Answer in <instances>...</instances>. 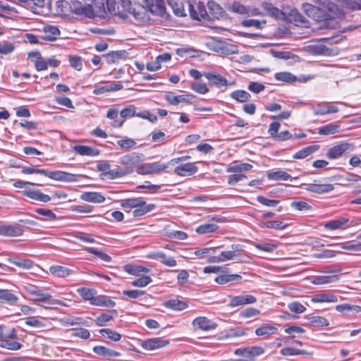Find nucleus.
Wrapping results in <instances>:
<instances>
[{"mask_svg": "<svg viewBox=\"0 0 361 361\" xmlns=\"http://www.w3.org/2000/svg\"><path fill=\"white\" fill-rule=\"evenodd\" d=\"M93 351L94 353L105 357L109 360L114 357H118L121 355L120 353L102 345L94 346L93 348Z\"/></svg>", "mask_w": 361, "mask_h": 361, "instance_id": "nucleus-28", "label": "nucleus"}, {"mask_svg": "<svg viewBox=\"0 0 361 361\" xmlns=\"http://www.w3.org/2000/svg\"><path fill=\"white\" fill-rule=\"evenodd\" d=\"M74 150L77 154L82 156L96 157L100 153L98 149L86 145H75Z\"/></svg>", "mask_w": 361, "mask_h": 361, "instance_id": "nucleus-27", "label": "nucleus"}, {"mask_svg": "<svg viewBox=\"0 0 361 361\" xmlns=\"http://www.w3.org/2000/svg\"><path fill=\"white\" fill-rule=\"evenodd\" d=\"M125 271L132 275H139L141 272H149V269L142 266L128 264L125 266Z\"/></svg>", "mask_w": 361, "mask_h": 361, "instance_id": "nucleus-55", "label": "nucleus"}, {"mask_svg": "<svg viewBox=\"0 0 361 361\" xmlns=\"http://www.w3.org/2000/svg\"><path fill=\"white\" fill-rule=\"evenodd\" d=\"M280 353L283 356L307 355V353L304 350H299L290 347L283 348L280 350Z\"/></svg>", "mask_w": 361, "mask_h": 361, "instance_id": "nucleus-56", "label": "nucleus"}, {"mask_svg": "<svg viewBox=\"0 0 361 361\" xmlns=\"http://www.w3.org/2000/svg\"><path fill=\"white\" fill-rule=\"evenodd\" d=\"M334 187L331 184H309L307 187V190L316 193H324L331 191Z\"/></svg>", "mask_w": 361, "mask_h": 361, "instance_id": "nucleus-35", "label": "nucleus"}, {"mask_svg": "<svg viewBox=\"0 0 361 361\" xmlns=\"http://www.w3.org/2000/svg\"><path fill=\"white\" fill-rule=\"evenodd\" d=\"M192 324L203 331L213 330L217 326V324L215 322L205 317H196L193 320Z\"/></svg>", "mask_w": 361, "mask_h": 361, "instance_id": "nucleus-14", "label": "nucleus"}, {"mask_svg": "<svg viewBox=\"0 0 361 361\" xmlns=\"http://www.w3.org/2000/svg\"><path fill=\"white\" fill-rule=\"evenodd\" d=\"M262 7L268 13L269 15L277 19H282L285 16L283 11L279 10L278 8L274 7L270 3H263Z\"/></svg>", "mask_w": 361, "mask_h": 361, "instance_id": "nucleus-40", "label": "nucleus"}, {"mask_svg": "<svg viewBox=\"0 0 361 361\" xmlns=\"http://www.w3.org/2000/svg\"><path fill=\"white\" fill-rule=\"evenodd\" d=\"M152 281V279L149 276H142L136 280H134L131 283L135 287H145Z\"/></svg>", "mask_w": 361, "mask_h": 361, "instance_id": "nucleus-61", "label": "nucleus"}, {"mask_svg": "<svg viewBox=\"0 0 361 361\" xmlns=\"http://www.w3.org/2000/svg\"><path fill=\"white\" fill-rule=\"evenodd\" d=\"M203 75L210 82V84L217 87L228 85L226 78L219 74H215L212 72H204Z\"/></svg>", "mask_w": 361, "mask_h": 361, "instance_id": "nucleus-18", "label": "nucleus"}, {"mask_svg": "<svg viewBox=\"0 0 361 361\" xmlns=\"http://www.w3.org/2000/svg\"><path fill=\"white\" fill-rule=\"evenodd\" d=\"M319 4V6L310 4L303 5V8L307 15L317 21H323L333 18V13L337 11V6L327 0H314Z\"/></svg>", "mask_w": 361, "mask_h": 361, "instance_id": "nucleus-1", "label": "nucleus"}, {"mask_svg": "<svg viewBox=\"0 0 361 361\" xmlns=\"http://www.w3.org/2000/svg\"><path fill=\"white\" fill-rule=\"evenodd\" d=\"M59 29L54 25H47L43 28V34L41 38L44 41L54 42L60 35Z\"/></svg>", "mask_w": 361, "mask_h": 361, "instance_id": "nucleus-16", "label": "nucleus"}, {"mask_svg": "<svg viewBox=\"0 0 361 361\" xmlns=\"http://www.w3.org/2000/svg\"><path fill=\"white\" fill-rule=\"evenodd\" d=\"M252 166L248 163H243L236 165L229 166L227 169V173H240L243 171H248L251 170Z\"/></svg>", "mask_w": 361, "mask_h": 361, "instance_id": "nucleus-48", "label": "nucleus"}, {"mask_svg": "<svg viewBox=\"0 0 361 361\" xmlns=\"http://www.w3.org/2000/svg\"><path fill=\"white\" fill-rule=\"evenodd\" d=\"M45 173H43V176L49 177L53 180L64 181V182H73L75 181L77 179L75 178V175L69 173L67 172H64L62 171H49L44 170Z\"/></svg>", "mask_w": 361, "mask_h": 361, "instance_id": "nucleus-7", "label": "nucleus"}, {"mask_svg": "<svg viewBox=\"0 0 361 361\" xmlns=\"http://www.w3.org/2000/svg\"><path fill=\"white\" fill-rule=\"evenodd\" d=\"M49 272L54 276L59 278H65L75 274L73 270L60 265L51 266L49 267Z\"/></svg>", "mask_w": 361, "mask_h": 361, "instance_id": "nucleus-23", "label": "nucleus"}, {"mask_svg": "<svg viewBox=\"0 0 361 361\" xmlns=\"http://www.w3.org/2000/svg\"><path fill=\"white\" fill-rule=\"evenodd\" d=\"M139 202H140V198H129L122 200L121 206L126 212H130V210L140 206Z\"/></svg>", "mask_w": 361, "mask_h": 361, "instance_id": "nucleus-49", "label": "nucleus"}, {"mask_svg": "<svg viewBox=\"0 0 361 361\" xmlns=\"http://www.w3.org/2000/svg\"><path fill=\"white\" fill-rule=\"evenodd\" d=\"M337 125L335 124H327L324 126L320 127L318 129V133L320 135H331L336 132Z\"/></svg>", "mask_w": 361, "mask_h": 361, "instance_id": "nucleus-60", "label": "nucleus"}, {"mask_svg": "<svg viewBox=\"0 0 361 361\" xmlns=\"http://www.w3.org/2000/svg\"><path fill=\"white\" fill-rule=\"evenodd\" d=\"M344 223H342L341 219H340V239H348L353 237L357 232V227L353 226V224L348 228V230L341 231V227Z\"/></svg>", "mask_w": 361, "mask_h": 361, "instance_id": "nucleus-46", "label": "nucleus"}, {"mask_svg": "<svg viewBox=\"0 0 361 361\" xmlns=\"http://www.w3.org/2000/svg\"><path fill=\"white\" fill-rule=\"evenodd\" d=\"M126 55V51L119 50L108 53L107 54L104 55V56L106 58V63L111 64L116 63L121 59H125Z\"/></svg>", "mask_w": 361, "mask_h": 361, "instance_id": "nucleus-39", "label": "nucleus"}, {"mask_svg": "<svg viewBox=\"0 0 361 361\" xmlns=\"http://www.w3.org/2000/svg\"><path fill=\"white\" fill-rule=\"evenodd\" d=\"M319 148V145H310L298 151L293 157L295 159H302L314 153Z\"/></svg>", "mask_w": 361, "mask_h": 361, "instance_id": "nucleus-36", "label": "nucleus"}, {"mask_svg": "<svg viewBox=\"0 0 361 361\" xmlns=\"http://www.w3.org/2000/svg\"><path fill=\"white\" fill-rule=\"evenodd\" d=\"M22 193L23 195L36 201L47 202L51 200V197L49 195L42 193L39 190L25 188Z\"/></svg>", "mask_w": 361, "mask_h": 361, "instance_id": "nucleus-20", "label": "nucleus"}, {"mask_svg": "<svg viewBox=\"0 0 361 361\" xmlns=\"http://www.w3.org/2000/svg\"><path fill=\"white\" fill-rule=\"evenodd\" d=\"M274 77L275 79L279 81H283L290 83L296 81V77L288 72L277 73L275 74Z\"/></svg>", "mask_w": 361, "mask_h": 361, "instance_id": "nucleus-54", "label": "nucleus"}, {"mask_svg": "<svg viewBox=\"0 0 361 361\" xmlns=\"http://www.w3.org/2000/svg\"><path fill=\"white\" fill-rule=\"evenodd\" d=\"M80 199L83 201L92 203H103L106 198L98 192H85L80 195Z\"/></svg>", "mask_w": 361, "mask_h": 361, "instance_id": "nucleus-24", "label": "nucleus"}, {"mask_svg": "<svg viewBox=\"0 0 361 361\" xmlns=\"http://www.w3.org/2000/svg\"><path fill=\"white\" fill-rule=\"evenodd\" d=\"M116 14L123 19L131 15L137 20H143L145 12V8L139 5L133 6L130 0H121L117 4Z\"/></svg>", "mask_w": 361, "mask_h": 361, "instance_id": "nucleus-2", "label": "nucleus"}, {"mask_svg": "<svg viewBox=\"0 0 361 361\" xmlns=\"http://www.w3.org/2000/svg\"><path fill=\"white\" fill-rule=\"evenodd\" d=\"M164 306L176 311L183 310L188 307L185 302L178 299H171L166 301L164 302Z\"/></svg>", "mask_w": 361, "mask_h": 361, "instance_id": "nucleus-42", "label": "nucleus"}, {"mask_svg": "<svg viewBox=\"0 0 361 361\" xmlns=\"http://www.w3.org/2000/svg\"><path fill=\"white\" fill-rule=\"evenodd\" d=\"M140 206L134 208L133 212V215L135 217L141 216L147 213L151 212L155 207V205L153 204H147L145 201L142 200L140 198V202H139Z\"/></svg>", "mask_w": 361, "mask_h": 361, "instance_id": "nucleus-29", "label": "nucleus"}, {"mask_svg": "<svg viewBox=\"0 0 361 361\" xmlns=\"http://www.w3.org/2000/svg\"><path fill=\"white\" fill-rule=\"evenodd\" d=\"M355 318L361 317V306L348 303L340 304V317Z\"/></svg>", "mask_w": 361, "mask_h": 361, "instance_id": "nucleus-6", "label": "nucleus"}, {"mask_svg": "<svg viewBox=\"0 0 361 361\" xmlns=\"http://www.w3.org/2000/svg\"><path fill=\"white\" fill-rule=\"evenodd\" d=\"M194 96L190 94H185L180 95H173V92H167L164 95V99L171 105H178L182 102H191V99H192Z\"/></svg>", "mask_w": 361, "mask_h": 361, "instance_id": "nucleus-11", "label": "nucleus"}, {"mask_svg": "<svg viewBox=\"0 0 361 361\" xmlns=\"http://www.w3.org/2000/svg\"><path fill=\"white\" fill-rule=\"evenodd\" d=\"M87 17L94 18L96 16L104 18L106 15L104 0H94L92 4H87Z\"/></svg>", "mask_w": 361, "mask_h": 361, "instance_id": "nucleus-5", "label": "nucleus"}, {"mask_svg": "<svg viewBox=\"0 0 361 361\" xmlns=\"http://www.w3.org/2000/svg\"><path fill=\"white\" fill-rule=\"evenodd\" d=\"M18 300V297L13 294L11 290L0 288V302L9 305H15Z\"/></svg>", "mask_w": 361, "mask_h": 361, "instance_id": "nucleus-25", "label": "nucleus"}, {"mask_svg": "<svg viewBox=\"0 0 361 361\" xmlns=\"http://www.w3.org/2000/svg\"><path fill=\"white\" fill-rule=\"evenodd\" d=\"M338 111L337 108L330 104H319L314 109L315 115H325L328 114L335 113Z\"/></svg>", "mask_w": 361, "mask_h": 361, "instance_id": "nucleus-45", "label": "nucleus"}, {"mask_svg": "<svg viewBox=\"0 0 361 361\" xmlns=\"http://www.w3.org/2000/svg\"><path fill=\"white\" fill-rule=\"evenodd\" d=\"M147 6L152 13L161 15L164 12V2L163 0H144Z\"/></svg>", "mask_w": 361, "mask_h": 361, "instance_id": "nucleus-26", "label": "nucleus"}, {"mask_svg": "<svg viewBox=\"0 0 361 361\" xmlns=\"http://www.w3.org/2000/svg\"><path fill=\"white\" fill-rule=\"evenodd\" d=\"M169 4L171 6L174 13L177 16L183 17V16H186L185 9L181 3L174 2L173 4L172 0H169Z\"/></svg>", "mask_w": 361, "mask_h": 361, "instance_id": "nucleus-62", "label": "nucleus"}, {"mask_svg": "<svg viewBox=\"0 0 361 361\" xmlns=\"http://www.w3.org/2000/svg\"><path fill=\"white\" fill-rule=\"evenodd\" d=\"M116 144L121 148L130 149L135 146L136 142L133 139L125 138L117 140Z\"/></svg>", "mask_w": 361, "mask_h": 361, "instance_id": "nucleus-63", "label": "nucleus"}, {"mask_svg": "<svg viewBox=\"0 0 361 361\" xmlns=\"http://www.w3.org/2000/svg\"><path fill=\"white\" fill-rule=\"evenodd\" d=\"M92 305L102 306L106 307H114L116 305V302L107 295H96L94 302H92Z\"/></svg>", "mask_w": 361, "mask_h": 361, "instance_id": "nucleus-31", "label": "nucleus"}, {"mask_svg": "<svg viewBox=\"0 0 361 361\" xmlns=\"http://www.w3.org/2000/svg\"><path fill=\"white\" fill-rule=\"evenodd\" d=\"M169 343V340H164L161 338H152L142 341L141 346L147 350H154L164 347Z\"/></svg>", "mask_w": 361, "mask_h": 361, "instance_id": "nucleus-8", "label": "nucleus"}, {"mask_svg": "<svg viewBox=\"0 0 361 361\" xmlns=\"http://www.w3.org/2000/svg\"><path fill=\"white\" fill-rule=\"evenodd\" d=\"M219 226L214 223H208L201 224L197 226L195 231L200 235L212 233L216 232L219 229Z\"/></svg>", "mask_w": 361, "mask_h": 361, "instance_id": "nucleus-41", "label": "nucleus"}, {"mask_svg": "<svg viewBox=\"0 0 361 361\" xmlns=\"http://www.w3.org/2000/svg\"><path fill=\"white\" fill-rule=\"evenodd\" d=\"M68 61H69L71 66L73 68H75L78 71H80L82 69V63L81 57L78 56L71 55V56H69Z\"/></svg>", "mask_w": 361, "mask_h": 361, "instance_id": "nucleus-64", "label": "nucleus"}, {"mask_svg": "<svg viewBox=\"0 0 361 361\" xmlns=\"http://www.w3.org/2000/svg\"><path fill=\"white\" fill-rule=\"evenodd\" d=\"M197 170L198 168L195 163L190 162L176 166L174 169V173L180 176H187L195 173Z\"/></svg>", "mask_w": 361, "mask_h": 361, "instance_id": "nucleus-17", "label": "nucleus"}, {"mask_svg": "<svg viewBox=\"0 0 361 361\" xmlns=\"http://www.w3.org/2000/svg\"><path fill=\"white\" fill-rule=\"evenodd\" d=\"M237 247V245H233L231 246L232 250H225L222 251L217 256H212L209 257L207 259V262L209 263H217V262H223L228 260L234 259L235 257L238 255L234 247Z\"/></svg>", "mask_w": 361, "mask_h": 361, "instance_id": "nucleus-10", "label": "nucleus"}, {"mask_svg": "<svg viewBox=\"0 0 361 361\" xmlns=\"http://www.w3.org/2000/svg\"><path fill=\"white\" fill-rule=\"evenodd\" d=\"M258 225L262 228H274L276 230H283L286 228L288 226L287 224L284 223L282 221H260L258 223Z\"/></svg>", "mask_w": 361, "mask_h": 361, "instance_id": "nucleus-33", "label": "nucleus"}, {"mask_svg": "<svg viewBox=\"0 0 361 361\" xmlns=\"http://www.w3.org/2000/svg\"><path fill=\"white\" fill-rule=\"evenodd\" d=\"M277 330V328L274 326L264 324L256 329L255 334L258 336H269L270 335L276 334Z\"/></svg>", "mask_w": 361, "mask_h": 361, "instance_id": "nucleus-44", "label": "nucleus"}, {"mask_svg": "<svg viewBox=\"0 0 361 361\" xmlns=\"http://www.w3.org/2000/svg\"><path fill=\"white\" fill-rule=\"evenodd\" d=\"M23 233V229L18 225H0V235L7 237H18Z\"/></svg>", "mask_w": 361, "mask_h": 361, "instance_id": "nucleus-13", "label": "nucleus"}, {"mask_svg": "<svg viewBox=\"0 0 361 361\" xmlns=\"http://www.w3.org/2000/svg\"><path fill=\"white\" fill-rule=\"evenodd\" d=\"M264 353L263 348L259 346H252L245 348H238L235 354L239 356L255 357L262 355Z\"/></svg>", "mask_w": 361, "mask_h": 361, "instance_id": "nucleus-19", "label": "nucleus"}, {"mask_svg": "<svg viewBox=\"0 0 361 361\" xmlns=\"http://www.w3.org/2000/svg\"><path fill=\"white\" fill-rule=\"evenodd\" d=\"M22 346V344L11 339L9 336H4L2 332V326H0V347L11 350H20Z\"/></svg>", "mask_w": 361, "mask_h": 361, "instance_id": "nucleus-12", "label": "nucleus"}, {"mask_svg": "<svg viewBox=\"0 0 361 361\" xmlns=\"http://www.w3.org/2000/svg\"><path fill=\"white\" fill-rule=\"evenodd\" d=\"M169 166V163L161 164L159 162L146 163L139 166L136 172L140 175L158 173L164 171Z\"/></svg>", "mask_w": 361, "mask_h": 361, "instance_id": "nucleus-4", "label": "nucleus"}, {"mask_svg": "<svg viewBox=\"0 0 361 361\" xmlns=\"http://www.w3.org/2000/svg\"><path fill=\"white\" fill-rule=\"evenodd\" d=\"M257 301L255 297L251 295H240L231 298L229 306L234 307L243 305L252 304Z\"/></svg>", "mask_w": 361, "mask_h": 361, "instance_id": "nucleus-15", "label": "nucleus"}, {"mask_svg": "<svg viewBox=\"0 0 361 361\" xmlns=\"http://www.w3.org/2000/svg\"><path fill=\"white\" fill-rule=\"evenodd\" d=\"M37 297V298L32 300L33 303L47 310L53 308V306L55 305L68 306L63 301L53 298L49 293L42 291Z\"/></svg>", "mask_w": 361, "mask_h": 361, "instance_id": "nucleus-3", "label": "nucleus"}, {"mask_svg": "<svg viewBox=\"0 0 361 361\" xmlns=\"http://www.w3.org/2000/svg\"><path fill=\"white\" fill-rule=\"evenodd\" d=\"M137 114L135 113V107L134 106H128L121 111V118L116 120L114 123L113 126L115 128H120L123 126L125 118L132 117Z\"/></svg>", "mask_w": 361, "mask_h": 361, "instance_id": "nucleus-22", "label": "nucleus"}, {"mask_svg": "<svg viewBox=\"0 0 361 361\" xmlns=\"http://www.w3.org/2000/svg\"><path fill=\"white\" fill-rule=\"evenodd\" d=\"M241 279L242 276L239 274H221L216 276L214 281L216 283L223 285L229 282H238Z\"/></svg>", "mask_w": 361, "mask_h": 361, "instance_id": "nucleus-34", "label": "nucleus"}, {"mask_svg": "<svg viewBox=\"0 0 361 361\" xmlns=\"http://www.w3.org/2000/svg\"><path fill=\"white\" fill-rule=\"evenodd\" d=\"M142 161V154L132 152L120 158L119 163L125 166H133Z\"/></svg>", "mask_w": 361, "mask_h": 361, "instance_id": "nucleus-21", "label": "nucleus"}, {"mask_svg": "<svg viewBox=\"0 0 361 361\" xmlns=\"http://www.w3.org/2000/svg\"><path fill=\"white\" fill-rule=\"evenodd\" d=\"M267 177L271 180H288L291 178L290 175L282 170L269 171Z\"/></svg>", "mask_w": 361, "mask_h": 361, "instance_id": "nucleus-32", "label": "nucleus"}, {"mask_svg": "<svg viewBox=\"0 0 361 361\" xmlns=\"http://www.w3.org/2000/svg\"><path fill=\"white\" fill-rule=\"evenodd\" d=\"M190 16L193 20H200L201 19L205 20L208 17L206 8L203 3H198L197 6L189 4Z\"/></svg>", "mask_w": 361, "mask_h": 361, "instance_id": "nucleus-9", "label": "nucleus"}, {"mask_svg": "<svg viewBox=\"0 0 361 361\" xmlns=\"http://www.w3.org/2000/svg\"><path fill=\"white\" fill-rule=\"evenodd\" d=\"M84 250L96 255L105 262H110L111 261V257L109 255L95 247H86L84 248Z\"/></svg>", "mask_w": 361, "mask_h": 361, "instance_id": "nucleus-50", "label": "nucleus"}, {"mask_svg": "<svg viewBox=\"0 0 361 361\" xmlns=\"http://www.w3.org/2000/svg\"><path fill=\"white\" fill-rule=\"evenodd\" d=\"M77 293L85 300L90 301L92 305V302L96 298L97 291L92 288H87L85 287L79 288L77 289Z\"/></svg>", "mask_w": 361, "mask_h": 361, "instance_id": "nucleus-37", "label": "nucleus"}, {"mask_svg": "<svg viewBox=\"0 0 361 361\" xmlns=\"http://www.w3.org/2000/svg\"><path fill=\"white\" fill-rule=\"evenodd\" d=\"M23 290L29 295L38 296L42 290L39 287L33 284L27 283L22 286Z\"/></svg>", "mask_w": 361, "mask_h": 361, "instance_id": "nucleus-57", "label": "nucleus"}, {"mask_svg": "<svg viewBox=\"0 0 361 361\" xmlns=\"http://www.w3.org/2000/svg\"><path fill=\"white\" fill-rule=\"evenodd\" d=\"M340 247L350 252L361 251V243H355L353 240L340 242Z\"/></svg>", "mask_w": 361, "mask_h": 361, "instance_id": "nucleus-53", "label": "nucleus"}, {"mask_svg": "<svg viewBox=\"0 0 361 361\" xmlns=\"http://www.w3.org/2000/svg\"><path fill=\"white\" fill-rule=\"evenodd\" d=\"M70 11L76 15H85L87 16V5H83L79 1H73L69 4Z\"/></svg>", "mask_w": 361, "mask_h": 361, "instance_id": "nucleus-38", "label": "nucleus"}, {"mask_svg": "<svg viewBox=\"0 0 361 361\" xmlns=\"http://www.w3.org/2000/svg\"><path fill=\"white\" fill-rule=\"evenodd\" d=\"M340 3L351 10H361V0H340Z\"/></svg>", "mask_w": 361, "mask_h": 361, "instance_id": "nucleus-59", "label": "nucleus"}, {"mask_svg": "<svg viewBox=\"0 0 361 361\" xmlns=\"http://www.w3.org/2000/svg\"><path fill=\"white\" fill-rule=\"evenodd\" d=\"M8 261L11 264L25 269H30L34 265V262L27 259L13 258L9 259Z\"/></svg>", "mask_w": 361, "mask_h": 361, "instance_id": "nucleus-43", "label": "nucleus"}, {"mask_svg": "<svg viewBox=\"0 0 361 361\" xmlns=\"http://www.w3.org/2000/svg\"><path fill=\"white\" fill-rule=\"evenodd\" d=\"M306 319L312 324L314 326H326L329 325L327 319L323 317L307 315Z\"/></svg>", "mask_w": 361, "mask_h": 361, "instance_id": "nucleus-52", "label": "nucleus"}, {"mask_svg": "<svg viewBox=\"0 0 361 361\" xmlns=\"http://www.w3.org/2000/svg\"><path fill=\"white\" fill-rule=\"evenodd\" d=\"M118 312L116 310H111L106 313H103L98 316L95 319V324L98 326H105L106 324L114 317H117Z\"/></svg>", "mask_w": 361, "mask_h": 361, "instance_id": "nucleus-30", "label": "nucleus"}, {"mask_svg": "<svg viewBox=\"0 0 361 361\" xmlns=\"http://www.w3.org/2000/svg\"><path fill=\"white\" fill-rule=\"evenodd\" d=\"M231 97L238 102H245L250 100L251 95L245 90H235L231 93Z\"/></svg>", "mask_w": 361, "mask_h": 361, "instance_id": "nucleus-47", "label": "nucleus"}, {"mask_svg": "<svg viewBox=\"0 0 361 361\" xmlns=\"http://www.w3.org/2000/svg\"><path fill=\"white\" fill-rule=\"evenodd\" d=\"M131 171H132L123 170L119 167H117L116 169L109 170L104 174L110 179H114L116 178L123 177Z\"/></svg>", "mask_w": 361, "mask_h": 361, "instance_id": "nucleus-51", "label": "nucleus"}, {"mask_svg": "<svg viewBox=\"0 0 361 361\" xmlns=\"http://www.w3.org/2000/svg\"><path fill=\"white\" fill-rule=\"evenodd\" d=\"M99 333L103 336L106 335L109 339L114 341H118L121 338V335L120 334L110 329H102L99 330Z\"/></svg>", "mask_w": 361, "mask_h": 361, "instance_id": "nucleus-58", "label": "nucleus"}]
</instances>
